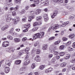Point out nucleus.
I'll list each match as a JSON object with an SVG mask.
<instances>
[{
	"instance_id": "nucleus-1",
	"label": "nucleus",
	"mask_w": 75,
	"mask_h": 75,
	"mask_svg": "<svg viewBox=\"0 0 75 75\" xmlns=\"http://www.w3.org/2000/svg\"><path fill=\"white\" fill-rule=\"evenodd\" d=\"M44 32H41L40 33H37L34 35L33 36V38L34 39H37V38H41L44 37Z\"/></svg>"
},
{
	"instance_id": "nucleus-2",
	"label": "nucleus",
	"mask_w": 75,
	"mask_h": 75,
	"mask_svg": "<svg viewBox=\"0 0 75 75\" xmlns=\"http://www.w3.org/2000/svg\"><path fill=\"white\" fill-rule=\"evenodd\" d=\"M9 45V42L7 41H4L2 43V47H7Z\"/></svg>"
},
{
	"instance_id": "nucleus-3",
	"label": "nucleus",
	"mask_w": 75,
	"mask_h": 75,
	"mask_svg": "<svg viewBox=\"0 0 75 75\" xmlns=\"http://www.w3.org/2000/svg\"><path fill=\"white\" fill-rule=\"evenodd\" d=\"M57 49V46H51L49 47V50L50 51H53L54 50H55Z\"/></svg>"
},
{
	"instance_id": "nucleus-4",
	"label": "nucleus",
	"mask_w": 75,
	"mask_h": 75,
	"mask_svg": "<svg viewBox=\"0 0 75 75\" xmlns=\"http://www.w3.org/2000/svg\"><path fill=\"white\" fill-rule=\"evenodd\" d=\"M54 3H64L63 0H52Z\"/></svg>"
},
{
	"instance_id": "nucleus-5",
	"label": "nucleus",
	"mask_w": 75,
	"mask_h": 75,
	"mask_svg": "<svg viewBox=\"0 0 75 75\" xmlns=\"http://www.w3.org/2000/svg\"><path fill=\"white\" fill-rule=\"evenodd\" d=\"M35 61H36V62H40L41 61L40 57L38 56H37L35 58Z\"/></svg>"
},
{
	"instance_id": "nucleus-6",
	"label": "nucleus",
	"mask_w": 75,
	"mask_h": 75,
	"mask_svg": "<svg viewBox=\"0 0 75 75\" xmlns=\"http://www.w3.org/2000/svg\"><path fill=\"white\" fill-rule=\"evenodd\" d=\"M5 18L7 22H10V15H6Z\"/></svg>"
},
{
	"instance_id": "nucleus-7",
	"label": "nucleus",
	"mask_w": 75,
	"mask_h": 75,
	"mask_svg": "<svg viewBox=\"0 0 75 75\" xmlns=\"http://www.w3.org/2000/svg\"><path fill=\"white\" fill-rule=\"evenodd\" d=\"M30 59H28L24 63V65H28L29 64H30Z\"/></svg>"
},
{
	"instance_id": "nucleus-8",
	"label": "nucleus",
	"mask_w": 75,
	"mask_h": 75,
	"mask_svg": "<svg viewBox=\"0 0 75 75\" xmlns=\"http://www.w3.org/2000/svg\"><path fill=\"white\" fill-rule=\"evenodd\" d=\"M57 13L58 11H56L55 12L53 13V14L52 15V16H51V18H54L55 17V16H57Z\"/></svg>"
},
{
	"instance_id": "nucleus-9",
	"label": "nucleus",
	"mask_w": 75,
	"mask_h": 75,
	"mask_svg": "<svg viewBox=\"0 0 75 75\" xmlns=\"http://www.w3.org/2000/svg\"><path fill=\"white\" fill-rule=\"evenodd\" d=\"M8 28V26L7 25H6L1 28V30L3 31H4L6 30V29H7Z\"/></svg>"
},
{
	"instance_id": "nucleus-10",
	"label": "nucleus",
	"mask_w": 75,
	"mask_h": 75,
	"mask_svg": "<svg viewBox=\"0 0 75 75\" xmlns=\"http://www.w3.org/2000/svg\"><path fill=\"white\" fill-rule=\"evenodd\" d=\"M10 71V68L8 67H6L5 68V72L6 74H7L8 73V72Z\"/></svg>"
},
{
	"instance_id": "nucleus-11",
	"label": "nucleus",
	"mask_w": 75,
	"mask_h": 75,
	"mask_svg": "<svg viewBox=\"0 0 75 75\" xmlns=\"http://www.w3.org/2000/svg\"><path fill=\"white\" fill-rule=\"evenodd\" d=\"M21 62V61L20 60H18L15 61V64L16 65H20Z\"/></svg>"
},
{
	"instance_id": "nucleus-12",
	"label": "nucleus",
	"mask_w": 75,
	"mask_h": 75,
	"mask_svg": "<svg viewBox=\"0 0 75 75\" xmlns=\"http://www.w3.org/2000/svg\"><path fill=\"white\" fill-rule=\"evenodd\" d=\"M47 48H48L47 45H45L42 47V49L43 50H47Z\"/></svg>"
},
{
	"instance_id": "nucleus-13",
	"label": "nucleus",
	"mask_w": 75,
	"mask_h": 75,
	"mask_svg": "<svg viewBox=\"0 0 75 75\" xmlns=\"http://www.w3.org/2000/svg\"><path fill=\"white\" fill-rule=\"evenodd\" d=\"M45 67V65H41L40 66L39 68L41 70H42V69H44Z\"/></svg>"
},
{
	"instance_id": "nucleus-14",
	"label": "nucleus",
	"mask_w": 75,
	"mask_h": 75,
	"mask_svg": "<svg viewBox=\"0 0 75 75\" xmlns=\"http://www.w3.org/2000/svg\"><path fill=\"white\" fill-rule=\"evenodd\" d=\"M41 12V9H38L36 10L35 11V14L37 15V14H39Z\"/></svg>"
},
{
	"instance_id": "nucleus-15",
	"label": "nucleus",
	"mask_w": 75,
	"mask_h": 75,
	"mask_svg": "<svg viewBox=\"0 0 75 75\" xmlns=\"http://www.w3.org/2000/svg\"><path fill=\"white\" fill-rule=\"evenodd\" d=\"M14 41L16 42H19L20 41V39L18 38H15Z\"/></svg>"
},
{
	"instance_id": "nucleus-16",
	"label": "nucleus",
	"mask_w": 75,
	"mask_h": 75,
	"mask_svg": "<svg viewBox=\"0 0 75 75\" xmlns=\"http://www.w3.org/2000/svg\"><path fill=\"white\" fill-rule=\"evenodd\" d=\"M59 28V25H55L54 27L53 28V30H55Z\"/></svg>"
},
{
	"instance_id": "nucleus-17",
	"label": "nucleus",
	"mask_w": 75,
	"mask_h": 75,
	"mask_svg": "<svg viewBox=\"0 0 75 75\" xmlns=\"http://www.w3.org/2000/svg\"><path fill=\"white\" fill-rule=\"evenodd\" d=\"M29 19L28 20L29 22H31V19H33L34 18V17L33 16H29Z\"/></svg>"
},
{
	"instance_id": "nucleus-18",
	"label": "nucleus",
	"mask_w": 75,
	"mask_h": 75,
	"mask_svg": "<svg viewBox=\"0 0 75 75\" xmlns=\"http://www.w3.org/2000/svg\"><path fill=\"white\" fill-rule=\"evenodd\" d=\"M36 19L37 21H40V20H41L42 19V17L41 16H38L36 17Z\"/></svg>"
},
{
	"instance_id": "nucleus-19",
	"label": "nucleus",
	"mask_w": 75,
	"mask_h": 75,
	"mask_svg": "<svg viewBox=\"0 0 75 75\" xmlns=\"http://www.w3.org/2000/svg\"><path fill=\"white\" fill-rule=\"evenodd\" d=\"M38 29V27H35V28H34L32 30V31L33 32H34V31H37V30Z\"/></svg>"
},
{
	"instance_id": "nucleus-20",
	"label": "nucleus",
	"mask_w": 75,
	"mask_h": 75,
	"mask_svg": "<svg viewBox=\"0 0 75 75\" xmlns=\"http://www.w3.org/2000/svg\"><path fill=\"white\" fill-rule=\"evenodd\" d=\"M67 65V63L65 62L62 63H61L60 65L61 67H65L66 65Z\"/></svg>"
},
{
	"instance_id": "nucleus-21",
	"label": "nucleus",
	"mask_w": 75,
	"mask_h": 75,
	"mask_svg": "<svg viewBox=\"0 0 75 75\" xmlns=\"http://www.w3.org/2000/svg\"><path fill=\"white\" fill-rule=\"evenodd\" d=\"M60 42H61V40H58L57 41L55 42L54 43V45H58V44H59V43H60Z\"/></svg>"
},
{
	"instance_id": "nucleus-22",
	"label": "nucleus",
	"mask_w": 75,
	"mask_h": 75,
	"mask_svg": "<svg viewBox=\"0 0 75 75\" xmlns=\"http://www.w3.org/2000/svg\"><path fill=\"white\" fill-rule=\"evenodd\" d=\"M14 1L16 3H18V4L21 3V0H14Z\"/></svg>"
},
{
	"instance_id": "nucleus-23",
	"label": "nucleus",
	"mask_w": 75,
	"mask_h": 75,
	"mask_svg": "<svg viewBox=\"0 0 75 75\" xmlns=\"http://www.w3.org/2000/svg\"><path fill=\"white\" fill-rule=\"evenodd\" d=\"M34 3L36 4H39V0H34Z\"/></svg>"
},
{
	"instance_id": "nucleus-24",
	"label": "nucleus",
	"mask_w": 75,
	"mask_h": 75,
	"mask_svg": "<svg viewBox=\"0 0 75 75\" xmlns=\"http://www.w3.org/2000/svg\"><path fill=\"white\" fill-rule=\"evenodd\" d=\"M69 37L70 38H73L75 37V35L74 34H71L69 35Z\"/></svg>"
},
{
	"instance_id": "nucleus-25",
	"label": "nucleus",
	"mask_w": 75,
	"mask_h": 75,
	"mask_svg": "<svg viewBox=\"0 0 75 75\" xmlns=\"http://www.w3.org/2000/svg\"><path fill=\"white\" fill-rule=\"evenodd\" d=\"M5 64L10 67V61L9 60H7L5 62Z\"/></svg>"
},
{
	"instance_id": "nucleus-26",
	"label": "nucleus",
	"mask_w": 75,
	"mask_h": 75,
	"mask_svg": "<svg viewBox=\"0 0 75 75\" xmlns=\"http://www.w3.org/2000/svg\"><path fill=\"white\" fill-rule=\"evenodd\" d=\"M14 20H16L17 21H20V18L18 17H15Z\"/></svg>"
},
{
	"instance_id": "nucleus-27",
	"label": "nucleus",
	"mask_w": 75,
	"mask_h": 75,
	"mask_svg": "<svg viewBox=\"0 0 75 75\" xmlns=\"http://www.w3.org/2000/svg\"><path fill=\"white\" fill-rule=\"evenodd\" d=\"M26 68L25 67H22L20 69V71H25V69Z\"/></svg>"
},
{
	"instance_id": "nucleus-28",
	"label": "nucleus",
	"mask_w": 75,
	"mask_h": 75,
	"mask_svg": "<svg viewBox=\"0 0 75 75\" xmlns=\"http://www.w3.org/2000/svg\"><path fill=\"white\" fill-rule=\"evenodd\" d=\"M39 45V42H36L34 44V46L35 47H37V46H38V45Z\"/></svg>"
},
{
	"instance_id": "nucleus-29",
	"label": "nucleus",
	"mask_w": 75,
	"mask_h": 75,
	"mask_svg": "<svg viewBox=\"0 0 75 75\" xmlns=\"http://www.w3.org/2000/svg\"><path fill=\"white\" fill-rule=\"evenodd\" d=\"M36 54H40V50L37 49L36 50Z\"/></svg>"
},
{
	"instance_id": "nucleus-30",
	"label": "nucleus",
	"mask_w": 75,
	"mask_h": 75,
	"mask_svg": "<svg viewBox=\"0 0 75 75\" xmlns=\"http://www.w3.org/2000/svg\"><path fill=\"white\" fill-rule=\"evenodd\" d=\"M47 69H48L49 72H52V71H53V68L51 67H50Z\"/></svg>"
},
{
	"instance_id": "nucleus-31",
	"label": "nucleus",
	"mask_w": 75,
	"mask_h": 75,
	"mask_svg": "<svg viewBox=\"0 0 75 75\" xmlns=\"http://www.w3.org/2000/svg\"><path fill=\"white\" fill-rule=\"evenodd\" d=\"M35 67V63H33L32 64L31 68L32 69H34Z\"/></svg>"
},
{
	"instance_id": "nucleus-32",
	"label": "nucleus",
	"mask_w": 75,
	"mask_h": 75,
	"mask_svg": "<svg viewBox=\"0 0 75 75\" xmlns=\"http://www.w3.org/2000/svg\"><path fill=\"white\" fill-rule=\"evenodd\" d=\"M25 13V11L24 10H23L21 11L20 13V14H24Z\"/></svg>"
},
{
	"instance_id": "nucleus-33",
	"label": "nucleus",
	"mask_w": 75,
	"mask_h": 75,
	"mask_svg": "<svg viewBox=\"0 0 75 75\" xmlns=\"http://www.w3.org/2000/svg\"><path fill=\"white\" fill-rule=\"evenodd\" d=\"M25 27H26V28H28L30 27V24H26Z\"/></svg>"
},
{
	"instance_id": "nucleus-34",
	"label": "nucleus",
	"mask_w": 75,
	"mask_h": 75,
	"mask_svg": "<svg viewBox=\"0 0 75 75\" xmlns=\"http://www.w3.org/2000/svg\"><path fill=\"white\" fill-rule=\"evenodd\" d=\"M68 50H69V51H72L74 50V49L73 48H71V47H69L68 48Z\"/></svg>"
},
{
	"instance_id": "nucleus-35",
	"label": "nucleus",
	"mask_w": 75,
	"mask_h": 75,
	"mask_svg": "<svg viewBox=\"0 0 75 75\" xmlns=\"http://www.w3.org/2000/svg\"><path fill=\"white\" fill-rule=\"evenodd\" d=\"M29 50H30V48H27L25 50V52H26L27 53L29 51Z\"/></svg>"
},
{
	"instance_id": "nucleus-36",
	"label": "nucleus",
	"mask_w": 75,
	"mask_h": 75,
	"mask_svg": "<svg viewBox=\"0 0 75 75\" xmlns=\"http://www.w3.org/2000/svg\"><path fill=\"white\" fill-rule=\"evenodd\" d=\"M59 54L60 56H63L65 55V53L64 52H60L59 53Z\"/></svg>"
},
{
	"instance_id": "nucleus-37",
	"label": "nucleus",
	"mask_w": 75,
	"mask_h": 75,
	"mask_svg": "<svg viewBox=\"0 0 75 75\" xmlns=\"http://www.w3.org/2000/svg\"><path fill=\"white\" fill-rule=\"evenodd\" d=\"M39 25V24L37 22H35L33 24V26H37V25Z\"/></svg>"
},
{
	"instance_id": "nucleus-38",
	"label": "nucleus",
	"mask_w": 75,
	"mask_h": 75,
	"mask_svg": "<svg viewBox=\"0 0 75 75\" xmlns=\"http://www.w3.org/2000/svg\"><path fill=\"white\" fill-rule=\"evenodd\" d=\"M19 8V6H17L16 7L14 8V10L15 11H17V10H18V8Z\"/></svg>"
},
{
	"instance_id": "nucleus-39",
	"label": "nucleus",
	"mask_w": 75,
	"mask_h": 75,
	"mask_svg": "<svg viewBox=\"0 0 75 75\" xmlns=\"http://www.w3.org/2000/svg\"><path fill=\"white\" fill-rule=\"evenodd\" d=\"M6 3L7 5H9L10 4V0L6 1Z\"/></svg>"
},
{
	"instance_id": "nucleus-40",
	"label": "nucleus",
	"mask_w": 75,
	"mask_h": 75,
	"mask_svg": "<svg viewBox=\"0 0 75 75\" xmlns=\"http://www.w3.org/2000/svg\"><path fill=\"white\" fill-rule=\"evenodd\" d=\"M69 58H70V56L69 55H67L66 57L65 58V59H69Z\"/></svg>"
},
{
	"instance_id": "nucleus-41",
	"label": "nucleus",
	"mask_w": 75,
	"mask_h": 75,
	"mask_svg": "<svg viewBox=\"0 0 75 75\" xmlns=\"http://www.w3.org/2000/svg\"><path fill=\"white\" fill-rule=\"evenodd\" d=\"M27 19V18L25 17L24 18H23L22 19V20L23 22H25L26 21V19Z\"/></svg>"
},
{
	"instance_id": "nucleus-42",
	"label": "nucleus",
	"mask_w": 75,
	"mask_h": 75,
	"mask_svg": "<svg viewBox=\"0 0 75 75\" xmlns=\"http://www.w3.org/2000/svg\"><path fill=\"white\" fill-rule=\"evenodd\" d=\"M59 48L60 50H63L64 48V45L61 46H60Z\"/></svg>"
},
{
	"instance_id": "nucleus-43",
	"label": "nucleus",
	"mask_w": 75,
	"mask_h": 75,
	"mask_svg": "<svg viewBox=\"0 0 75 75\" xmlns=\"http://www.w3.org/2000/svg\"><path fill=\"white\" fill-rule=\"evenodd\" d=\"M55 38V37H51L50 38H49V41H51V40H54Z\"/></svg>"
},
{
	"instance_id": "nucleus-44",
	"label": "nucleus",
	"mask_w": 75,
	"mask_h": 75,
	"mask_svg": "<svg viewBox=\"0 0 75 75\" xmlns=\"http://www.w3.org/2000/svg\"><path fill=\"white\" fill-rule=\"evenodd\" d=\"M75 17V16L74 15H72L70 17V18L71 19H72Z\"/></svg>"
},
{
	"instance_id": "nucleus-45",
	"label": "nucleus",
	"mask_w": 75,
	"mask_h": 75,
	"mask_svg": "<svg viewBox=\"0 0 75 75\" xmlns=\"http://www.w3.org/2000/svg\"><path fill=\"white\" fill-rule=\"evenodd\" d=\"M66 7L67 8V9H69V10L70 9H72V8L71 7V6H66Z\"/></svg>"
},
{
	"instance_id": "nucleus-46",
	"label": "nucleus",
	"mask_w": 75,
	"mask_h": 75,
	"mask_svg": "<svg viewBox=\"0 0 75 75\" xmlns=\"http://www.w3.org/2000/svg\"><path fill=\"white\" fill-rule=\"evenodd\" d=\"M53 55L52 54H50L48 56V57L49 58H51L52 57Z\"/></svg>"
},
{
	"instance_id": "nucleus-47",
	"label": "nucleus",
	"mask_w": 75,
	"mask_h": 75,
	"mask_svg": "<svg viewBox=\"0 0 75 75\" xmlns=\"http://www.w3.org/2000/svg\"><path fill=\"white\" fill-rule=\"evenodd\" d=\"M29 58V56H28V55L27 54V56L25 58V60H26V59L27 60Z\"/></svg>"
},
{
	"instance_id": "nucleus-48",
	"label": "nucleus",
	"mask_w": 75,
	"mask_h": 75,
	"mask_svg": "<svg viewBox=\"0 0 75 75\" xmlns=\"http://www.w3.org/2000/svg\"><path fill=\"white\" fill-rule=\"evenodd\" d=\"M27 38H23V39H22V41H26L27 40Z\"/></svg>"
},
{
	"instance_id": "nucleus-49",
	"label": "nucleus",
	"mask_w": 75,
	"mask_h": 75,
	"mask_svg": "<svg viewBox=\"0 0 75 75\" xmlns=\"http://www.w3.org/2000/svg\"><path fill=\"white\" fill-rule=\"evenodd\" d=\"M54 55H58L59 53L57 51H54Z\"/></svg>"
},
{
	"instance_id": "nucleus-50",
	"label": "nucleus",
	"mask_w": 75,
	"mask_h": 75,
	"mask_svg": "<svg viewBox=\"0 0 75 75\" xmlns=\"http://www.w3.org/2000/svg\"><path fill=\"white\" fill-rule=\"evenodd\" d=\"M71 41H69L68 42L67 44H66V45H70V44H71Z\"/></svg>"
},
{
	"instance_id": "nucleus-51",
	"label": "nucleus",
	"mask_w": 75,
	"mask_h": 75,
	"mask_svg": "<svg viewBox=\"0 0 75 75\" xmlns=\"http://www.w3.org/2000/svg\"><path fill=\"white\" fill-rule=\"evenodd\" d=\"M28 30V28H26V29H25L23 30V32H24V33H25V32H27Z\"/></svg>"
},
{
	"instance_id": "nucleus-52",
	"label": "nucleus",
	"mask_w": 75,
	"mask_h": 75,
	"mask_svg": "<svg viewBox=\"0 0 75 75\" xmlns=\"http://www.w3.org/2000/svg\"><path fill=\"white\" fill-rule=\"evenodd\" d=\"M56 58L57 59H59L60 58V56L59 55H57L56 57Z\"/></svg>"
},
{
	"instance_id": "nucleus-53",
	"label": "nucleus",
	"mask_w": 75,
	"mask_h": 75,
	"mask_svg": "<svg viewBox=\"0 0 75 75\" xmlns=\"http://www.w3.org/2000/svg\"><path fill=\"white\" fill-rule=\"evenodd\" d=\"M62 40H63V41H67V40H68V39H67V38H62Z\"/></svg>"
},
{
	"instance_id": "nucleus-54",
	"label": "nucleus",
	"mask_w": 75,
	"mask_h": 75,
	"mask_svg": "<svg viewBox=\"0 0 75 75\" xmlns=\"http://www.w3.org/2000/svg\"><path fill=\"white\" fill-rule=\"evenodd\" d=\"M35 6L36 5L34 4H32L30 5V7H35Z\"/></svg>"
},
{
	"instance_id": "nucleus-55",
	"label": "nucleus",
	"mask_w": 75,
	"mask_h": 75,
	"mask_svg": "<svg viewBox=\"0 0 75 75\" xmlns=\"http://www.w3.org/2000/svg\"><path fill=\"white\" fill-rule=\"evenodd\" d=\"M48 2L47 1H46V2H45V4H44V6H47V5H48Z\"/></svg>"
},
{
	"instance_id": "nucleus-56",
	"label": "nucleus",
	"mask_w": 75,
	"mask_h": 75,
	"mask_svg": "<svg viewBox=\"0 0 75 75\" xmlns=\"http://www.w3.org/2000/svg\"><path fill=\"white\" fill-rule=\"evenodd\" d=\"M12 15L14 16H16V12L13 11L12 13Z\"/></svg>"
},
{
	"instance_id": "nucleus-57",
	"label": "nucleus",
	"mask_w": 75,
	"mask_h": 75,
	"mask_svg": "<svg viewBox=\"0 0 75 75\" xmlns=\"http://www.w3.org/2000/svg\"><path fill=\"white\" fill-rule=\"evenodd\" d=\"M45 73H49V72H50L49 71V70H48V69L45 71Z\"/></svg>"
},
{
	"instance_id": "nucleus-58",
	"label": "nucleus",
	"mask_w": 75,
	"mask_h": 75,
	"mask_svg": "<svg viewBox=\"0 0 75 75\" xmlns=\"http://www.w3.org/2000/svg\"><path fill=\"white\" fill-rule=\"evenodd\" d=\"M74 67V65H71V66H68L69 68H73Z\"/></svg>"
},
{
	"instance_id": "nucleus-59",
	"label": "nucleus",
	"mask_w": 75,
	"mask_h": 75,
	"mask_svg": "<svg viewBox=\"0 0 75 75\" xmlns=\"http://www.w3.org/2000/svg\"><path fill=\"white\" fill-rule=\"evenodd\" d=\"M44 18H48V15H45V16H44Z\"/></svg>"
},
{
	"instance_id": "nucleus-60",
	"label": "nucleus",
	"mask_w": 75,
	"mask_h": 75,
	"mask_svg": "<svg viewBox=\"0 0 75 75\" xmlns=\"http://www.w3.org/2000/svg\"><path fill=\"white\" fill-rule=\"evenodd\" d=\"M55 61V58H53L52 59V62H54Z\"/></svg>"
},
{
	"instance_id": "nucleus-61",
	"label": "nucleus",
	"mask_w": 75,
	"mask_h": 75,
	"mask_svg": "<svg viewBox=\"0 0 75 75\" xmlns=\"http://www.w3.org/2000/svg\"><path fill=\"white\" fill-rule=\"evenodd\" d=\"M14 30V29L13 28H12L10 30V32L11 33H13V30Z\"/></svg>"
},
{
	"instance_id": "nucleus-62",
	"label": "nucleus",
	"mask_w": 75,
	"mask_h": 75,
	"mask_svg": "<svg viewBox=\"0 0 75 75\" xmlns=\"http://www.w3.org/2000/svg\"><path fill=\"white\" fill-rule=\"evenodd\" d=\"M67 25L65 23H64L62 24V27H65V25Z\"/></svg>"
},
{
	"instance_id": "nucleus-63",
	"label": "nucleus",
	"mask_w": 75,
	"mask_h": 75,
	"mask_svg": "<svg viewBox=\"0 0 75 75\" xmlns=\"http://www.w3.org/2000/svg\"><path fill=\"white\" fill-rule=\"evenodd\" d=\"M28 8H29V6H26L25 7V9L27 10L28 9Z\"/></svg>"
},
{
	"instance_id": "nucleus-64",
	"label": "nucleus",
	"mask_w": 75,
	"mask_h": 75,
	"mask_svg": "<svg viewBox=\"0 0 75 75\" xmlns=\"http://www.w3.org/2000/svg\"><path fill=\"white\" fill-rule=\"evenodd\" d=\"M72 47L74 48H75V42H74L72 45Z\"/></svg>"
}]
</instances>
